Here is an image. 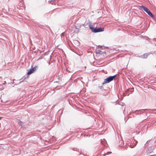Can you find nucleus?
<instances>
[{
    "instance_id": "nucleus-1",
    "label": "nucleus",
    "mask_w": 156,
    "mask_h": 156,
    "mask_svg": "<svg viewBox=\"0 0 156 156\" xmlns=\"http://www.w3.org/2000/svg\"><path fill=\"white\" fill-rule=\"evenodd\" d=\"M89 28L91 30L92 32L96 33L102 32L104 31V28L98 27H94L92 24H89Z\"/></svg>"
},
{
    "instance_id": "nucleus-2",
    "label": "nucleus",
    "mask_w": 156,
    "mask_h": 156,
    "mask_svg": "<svg viewBox=\"0 0 156 156\" xmlns=\"http://www.w3.org/2000/svg\"><path fill=\"white\" fill-rule=\"evenodd\" d=\"M140 7L142 10H143L146 12L148 15L151 17L152 18H154L155 16L150 11V10L145 6L142 5L140 6Z\"/></svg>"
},
{
    "instance_id": "nucleus-3",
    "label": "nucleus",
    "mask_w": 156,
    "mask_h": 156,
    "mask_svg": "<svg viewBox=\"0 0 156 156\" xmlns=\"http://www.w3.org/2000/svg\"><path fill=\"white\" fill-rule=\"evenodd\" d=\"M117 75V74H115L113 76H110L107 77L104 79L103 82L102 83V84L103 85L105 83H110L115 79Z\"/></svg>"
},
{
    "instance_id": "nucleus-4",
    "label": "nucleus",
    "mask_w": 156,
    "mask_h": 156,
    "mask_svg": "<svg viewBox=\"0 0 156 156\" xmlns=\"http://www.w3.org/2000/svg\"><path fill=\"white\" fill-rule=\"evenodd\" d=\"M151 109H141L140 110H136L134 112H133L132 115L133 116H134L135 115H136L137 114H141L143 113V111H149Z\"/></svg>"
},
{
    "instance_id": "nucleus-5",
    "label": "nucleus",
    "mask_w": 156,
    "mask_h": 156,
    "mask_svg": "<svg viewBox=\"0 0 156 156\" xmlns=\"http://www.w3.org/2000/svg\"><path fill=\"white\" fill-rule=\"evenodd\" d=\"M137 143V142L135 140H134V141L133 142V144L128 143L127 144V145L129 146L130 148H133L136 146Z\"/></svg>"
},
{
    "instance_id": "nucleus-6",
    "label": "nucleus",
    "mask_w": 156,
    "mask_h": 156,
    "mask_svg": "<svg viewBox=\"0 0 156 156\" xmlns=\"http://www.w3.org/2000/svg\"><path fill=\"white\" fill-rule=\"evenodd\" d=\"M37 67V66H35L34 67L31 68L27 72V75H30L33 73L36 70V68Z\"/></svg>"
},
{
    "instance_id": "nucleus-7",
    "label": "nucleus",
    "mask_w": 156,
    "mask_h": 156,
    "mask_svg": "<svg viewBox=\"0 0 156 156\" xmlns=\"http://www.w3.org/2000/svg\"><path fill=\"white\" fill-rule=\"evenodd\" d=\"M154 149V147H153L151 146L148 147H147V151L148 153H151Z\"/></svg>"
},
{
    "instance_id": "nucleus-8",
    "label": "nucleus",
    "mask_w": 156,
    "mask_h": 156,
    "mask_svg": "<svg viewBox=\"0 0 156 156\" xmlns=\"http://www.w3.org/2000/svg\"><path fill=\"white\" fill-rule=\"evenodd\" d=\"M148 56V54L147 53H145L143 54V55L139 56L140 58H146Z\"/></svg>"
},
{
    "instance_id": "nucleus-9",
    "label": "nucleus",
    "mask_w": 156,
    "mask_h": 156,
    "mask_svg": "<svg viewBox=\"0 0 156 156\" xmlns=\"http://www.w3.org/2000/svg\"><path fill=\"white\" fill-rule=\"evenodd\" d=\"M112 152L110 151H108L106 153H105L103 154H101V156H106V155H108L109 154L112 153Z\"/></svg>"
},
{
    "instance_id": "nucleus-10",
    "label": "nucleus",
    "mask_w": 156,
    "mask_h": 156,
    "mask_svg": "<svg viewBox=\"0 0 156 156\" xmlns=\"http://www.w3.org/2000/svg\"><path fill=\"white\" fill-rule=\"evenodd\" d=\"M104 51H103L101 50H98L97 51L96 53L99 54H102Z\"/></svg>"
},
{
    "instance_id": "nucleus-11",
    "label": "nucleus",
    "mask_w": 156,
    "mask_h": 156,
    "mask_svg": "<svg viewBox=\"0 0 156 156\" xmlns=\"http://www.w3.org/2000/svg\"><path fill=\"white\" fill-rule=\"evenodd\" d=\"M151 40H153V41H154L155 40L156 41V42L154 43V44L156 46V39L155 38V39H151V40H150V42H151Z\"/></svg>"
},
{
    "instance_id": "nucleus-12",
    "label": "nucleus",
    "mask_w": 156,
    "mask_h": 156,
    "mask_svg": "<svg viewBox=\"0 0 156 156\" xmlns=\"http://www.w3.org/2000/svg\"><path fill=\"white\" fill-rule=\"evenodd\" d=\"M22 122L20 121V122L18 123V124H19V125H20V126H21V127L22 126Z\"/></svg>"
},
{
    "instance_id": "nucleus-13",
    "label": "nucleus",
    "mask_w": 156,
    "mask_h": 156,
    "mask_svg": "<svg viewBox=\"0 0 156 156\" xmlns=\"http://www.w3.org/2000/svg\"><path fill=\"white\" fill-rule=\"evenodd\" d=\"M73 150L74 151H79V149L76 148H74Z\"/></svg>"
},
{
    "instance_id": "nucleus-14",
    "label": "nucleus",
    "mask_w": 156,
    "mask_h": 156,
    "mask_svg": "<svg viewBox=\"0 0 156 156\" xmlns=\"http://www.w3.org/2000/svg\"><path fill=\"white\" fill-rule=\"evenodd\" d=\"M27 77H28V76H27V75L25 76H23V77L22 79H23H23H25L26 77L27 78Z\"/></svg>"
},
{
    "instance_id": "nucleus-15",
    "label": "nucleus",
    "mask_w": 156,
    "mask_h": 156,
    "mask_svg": "<svg viewBox=\"0 0 156 156\" xmlns=\"http://www.w3.org/2000/svg\"><path fill=\"white\" fill-rule=\"evenodd\" d=\"M120 147H124L125 148H126V145H125L124 146H123V145H120Z\"/></svg>"
},
{
    "instance_id": "nucleus-16",
    "label": "nucleus",
    "mask_w": 156,
    "mask_h": 156,
    "mask_svg": "<svg viewBox=\"0 0 156 156\" xmlns=\"http://www.w3.org/2000/svg\"><path fill=\"white\" fill-rule=\"evenodd\" d=\"M3 88V87L2 86V84H0V88Z\"/></svg>"
},
{
    "instance_id": "nucleus-17",
    "label": "nucleus",
    "mask_w": 156,
    "mask_h": 156,
    "mask_svg": "<svg viewBox=\"0 0 156 156\" xmlns=\"http://www.w3.org/2000/svg\"><path fill=\"white\" fill-rule=\"evenodd\" d=\"M129 89H127L126 90H125V92L126 93H127V92L129 90Z\"/></svg>"
},
{
    "instance_id": "nucleus-18",
    "label": "nucleus",
    "mask_w": 156,
    "mask_h": 156,
    "mask_svg": "<svg viewBox=\"0 0 156 156\" xmlns=\"http://www.w3.org/2000/svg\"><path fill=\"white\" fill-rule=\"evenodd\" d=\"M99 87L101 89L102 87H103L102 86H99Z\"/></svg>"
},
{
    "instance_id": "nucleus-19",
    "label": "nucleus",
    "mask_w": 156,
    "mask_h": 156,
    "mask_svg": "<svg viewBox=\"0 0 156 156\" xmlns=\"http://www.w3.org/2000/svg\"><path fill=\"white\" fill-rule=\"evenodd\" d=\"M6 83V82L5 81V83H2V85H5V83Z\"/></svg>"
},
{
    "instance_id": "nucleus-20",
    "label": "nucleus",
    "mask_w": 156,
    "mask_h": 156,
    "mask_svg": "<svg viewBox=\"0 0 156 156\" xmlns=\"http://www.w3.org/2000/svg\"><path fill=\"white\" fill-rule=\"evenodd\" d=\"M75 41L76 42H78V41Z\"/></svg>"
},
{
    "instance_id": "nucleus-21",
    "label": "nucleus",
    "mask_w": 156,
    "mask_h": 156,
    "mask_svg": "<svg viewBox=\"0 0 156 156\" xmlns=\"http://www.w3.org/2000/svg\"><path fill=\"white\" fill-rule=\"evenodd\" d=\"M131 89H133V88H131Z\"/></svg>"
},
{
    "instance_id": "nucleus-22",
    "label": "nucleus",
    "mask_w": 156,
    "mask_h": 156,
    "mask_svg": "<svg viewBox=\"0 0 156 156\" xmlns=\"http://www.w3.org/2000/svg\"><path fill=\"white\" fill-rule=\"evenodd\" d=\"M1 118H2V117H0V119H1Z\"/></svg>"
},
{
    "instance_id": "nucleus-23",
    "label": "nucleus",
    "mask_w": 156,
    "mask_h": 156,
    "mask_svg": "<svg viewBox=\"0 0 156 156\" xmlns=\"http://www.w3.org/2000/svg\"><path fill=\"white\" fill-rule=\"evenodd\" d=\"M123 142V141H121V142Z\"/></svg>"
}]
</instances>
